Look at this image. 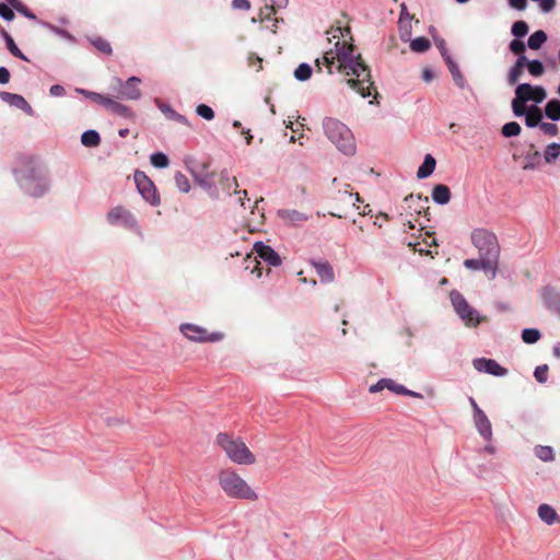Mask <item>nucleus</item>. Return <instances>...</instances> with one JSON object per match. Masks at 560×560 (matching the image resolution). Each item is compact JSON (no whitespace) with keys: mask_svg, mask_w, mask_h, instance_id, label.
Returning a JSON list of instances; mask_svg holds the SVG:
<instances>
[{"mask_svg":"<svg viewBox=\"0 0 560 560\" xmlns=\"http://www.w3.org/2000/svg\"><path fill=\"white\" fill-rule=\"evenodd\" d=\"M327 40L334 43V48L325 51L322 58L316 59L318 69L325 66L328 73H332L334 68L346 77V83L359 93L362 97L372 95L371 89L373 82L371 81V72L368 66L363 62L361 55L357 54L354 47L349 44L343 37L341 27L331 28L327 32Z\"/></svg>","mask_w":560,"mask_h":560,"instance_id":"f257e3e1","label":"nucleus"},{"mask_svg":"<svg viewBox=\"0 0 560 560\" xmlns=\"http://www.w3.org/2000/svg\"><path fill=\"white\" fill-rule=\"evenodd\" d=\"M20 188L28 196L43 197L50 189L48 170L40 163H28L16 173Z\"/></svg>","mask_w":560,"mask_h":560,"instance_id":"f03ea898","label":"nucleus"},{"mask_svg":"<svg viewBox=\"0 0 560 560\" xmlns=\"http://www.w3.org/2000/svg\"><path fill=\"white\" fill-rule=\"evenodd\" d=\"M218 481L222 491L229 498L248 501H257L259 498L247 481L231 468L221 470Z\"/></svg>","mask_w":560,"mask_h":560,"instance_id":"7ed1b4c3","label":"nucleus"},{"mask_svg":"<svg viewBox=\"0 0 560 560\" xmlns=\"http://www.w3.org/2000/svg\"><path fill=\"white\" fill-rule=\"evenodd\" d=\"M547 90L542 85H534L527 82L518 83L511 101L512 113L515 117L527 113L526 104H541L547 98Z\"/></svg>","mask_w":560,"mask_h":560,"instance_id":"20e7f679","label":"nucleus"},{"mask_svg":"<svg viewBox=\"0 0 560 560\" xmlns=\"http://www.w3.org/2000/svg\"><path fill=\"white\" fill-rule=\"evenodd\" d=\"M323 128L326 137L340 152L347 155L355 152L352 132L345 124L338 119L327 117L323 120Z\"/></svg>","mask_w":560,"mask_h":560,"instance_id":"39448f33","label":"nucleus"},{"mask_svg":"<svg viewBox=\"0 0 560 560\" xmlns=\"http://www.w3.org/2000/svg\"><path fill=\"white\" fill-rule=\"evenodd\" d=\"M217 444L224 451L229 459L237 465H253L255 455L246 446L241 438H234L228 433L217 435Z\"/></svg>","mask_w":560,"mask_h":560,"instance_id":"423d86ee","label":"nucleus"},{"mask_svg":"<svg viewBox=\"0 0 560 560\" xmlns=\"http://www.w3.org/2000/svg\"><path fill=\"white\" fill-rule=\"evenodd\" d=\"M450 299L456 314L466 326H477L480 323L481 318L478 312L467 303L466 299L458 291H452Z\"/></svg>","mask_w":560,"mask_h":560,"instance_id":"0eeeda50","label":"nucleus"},{"mask_svg":"<svg viewBox=\"0 0 560 560\" xmlns=\"http://www.w3.org/2000/svg\"><path fill=\"white\" fill-rule=\"evenodd\" d=\"M106 220L110 225H121L141 235V229L136 217L121 206L112 208L106 214Z\"/></svg>","mask_w":560,"mask_h":560,"instance_id":"6e6552de","label":"nucleus"},{"mask_svg":"<svg viewBox=\"0 0 560 560\" xmlns=\"http://www.w3.org/2000/svg\"><path fill=\"white\" fill-rule=\"evenodd\" d=\"M179 330L188 340L194 342H218L224 338L222 332H208L206 328L188 323L182 324Z\"/></svg>","mask_w":560,"mask_h":560,"instance_id":"1a4fd4ad","label":"nucleus"},{"mask_svg":"<svg viewBox=\"0 0 560 560\" xmlns=\"http://www.w3.org/2000/svg\"><path fill=\"white\" fill-rule=\"evenodd\" d=\"M135 182L139 192L145 201L152 206L159 205L160 198L156 195L154 184L143 172H136Z\"/></svg>","mask_w":560,"mask_h":560,"instance_id":"9d476101","label":"nucleus"},{"mask_svg":"<svg viewBox=\"0 0 560 560\" xmlns=\"http://www.w3.org/2000/svg\"><path fill=\"white\" fill-rule=\"evenodd\" d=\"M115 83L120 88L119 97L128 101H138L141 97L139 85L141 79L138 77H130L126 82L121 79L115 78Z\"/></svg>","mask_w":560,"mask_h":560,"instance_id":"9b49d317","label":"nucleus"},{"mask_svg":"<svg viewBox=\"0 0 560 560\" xmlns=\"http://www.w3.org/2000/svg\"><path fill=\"white\" fill-rule=\"evenodd\" d=\"M469 402L472 408V419L477 431L485 440H490V422L486 412L479 408L472 397H469Z\"/></svg>","mask_w":560,"mask_h":560,"instance_id":"f8f14e48","label":"nucleus"},{"mask_svg":"<svg viewBox=\"0 0 560 560\" xmlns=\"http://www.w3.org/2000/svg\"><path fill=\"white\" fill-rule=\"evenodd\" d=\"M254 250L256 252L258 257H260L270 266L278 267L282 264V259L279 256V254L273 248L264 244L262 242H256L254 244Z\"/></svg>","mask_w":560,"mask_h":560,"instance_id":"ddd939ff","label":"nucleus"},{"mask_svg":"<svg viewBox=\"0 0 560 560\" xmlns=\"http://www.w3.org/2000/svg\"><path fill=\"white\" fill-rule=\"evenodd\" d=\"M471 242L478 249V255H490V233L486 229H476L471 232Z\"/></svg>","mask_w":560,"mask_h":560,"instance_id":"4468645a","label":"nucleus"},{"mask_svg":"<svg viewBox=\"0 0 560 560\" xmlns=\"http://www.w3.org/2000/svg\"><path fill=\"white\" fill-rule=\"evenodd\" d=\"M526 63H528V58L526 55H522L516 58L513 66L509 69L508 72V84L509 85H517L521 77L524 74V69L526 68Z\"/></svg>","mask_w":560,"mask_h":560,"instance_id":"2eb2a0df","label":"nucleus"},{"mask_svg":"<svg viewBox=\"0 0 560 560\" xmlns=\"http://www.w3.org/2000/svg\"><path fill=\"white\" fill-rule=\"evenodd\" d=\"M0 98L9 105L22 109L27 115H33V108L22 95L10 92H0Z\"/></svg>","mask_w":560,"mask_h":560,"instance_id":"dca6fc26","label":"nucleus"},{"mask_svg":"<svg viewBox=\"0 0 560 560\" xmlns=\"http://www.w3.org/2000/svg\"><path fill=\"white\" fill-rule=\"evenodd\" d=\"M278 217L289 225H299L308 220V215L295 209H280L277 212Z\"/></svg>","mask_w":560,"mask_h":560,"instance_id":"f3484780","label":"nucleus"},{"mask_svg":"<svg viewBox=\"0 0 560 560\" xmlns=\"http://www.w3.org/2000/svg\"><path fill=\"white\" fill-rule=\"evenodd\" d=\"M541 298L545 306L560 314V292L555 288L547 285L544 288Z\"/></svg>","mask_w":560,"mask_h":560,"instance_id":"a211bd4d","label":"nucleus"},{"mask_svg":"<svg viewBox=\"0 0 560 560\" xmlns=\"http://www.w3.org/2000/svg\"><path fill=\"white\" fill-rule=\"evenodd\" d=\"M313 266L316 270V273L320 278L322 282H332L335 279V273L332 266L328 261H316L313 262Z\"/></svg>","mask_w":560,"mask_h":560,"instance_id":"6ab92c4d","label":"nucleus"},{"mask_svg":"<svg viewBox=\"0 0 560 560\" xmlns=\"http://www.w3.org/2000/svg\"><path fill=\"white\" fill-rule=\"evenodd\" d=\"M538 516L547 525L560 522L557 511L549 504L542 503L538 506Z\"/></svg>","mask_w":560,"mask_h":560,"instance_id":"aec40b11","label":"nucleus"},{"mask_svg":"<svg viewBox=\"0 0 560 560\" xmlns=\"http://www.w3.org/2000/svg\"><path fill=\"white\" fill-rule=\"evenodd\" d=\"M464 266L469 270L487 271L490 267V255H479L478 258H470L464 261Z\"/></svg>","mask_w":560,"mask_h":560,"instance_id":"412c9836","label":"nucleus"},{"mask_svg":"<svg viewBox=\"0 0 560 560\" xmlns=\"http://www.w3.org/2000/svg\"><path fill=\"white\" fill-rule=\"evenodd\" d=\"M432 199L438 205H446L451 199V190L444 184H439L433 187Z\"/></svg>","mask_w":560,"mask_h":560,"instance_id":"4be33fe9","label":"nucleus"},{"mask_svg":"<svg viewBox=\"0 0 560 560\" xmlns=\"http://www.w3.org/2000/svg\"><path fill=\"white\" fill-rule=\"evenodd\" d=\"M544 114L545 116L552 120V121H559L560 120V100L552 97L547 101L544 107Z\"/></svg>","mask_w":560,"mask_h":560,"instance_id":"5701e85b","label":"nucleus"},{"mask_svg":"<svg viewBox=\"0 0 560 560\" xmlns=\"http://www.w3.org/2000/svg\"><path fill=\"white\" fill-rule=\"evenodd\" d=\"M435 165H436L435 159L431 154H427L424 156V161L422 162V164L419 166V168L417 171V177L419 179L429 177L434 172Z\"/></svg>","mask_w":560,"mask_h":560,"instance_id":"b1692460","label":"nucleus"},{"mask_svg":"<svg viewBox=\"0 0 560 560\" xmlns=\"http://www.w3.org/2000/svg\"><path fill=\"white\" fill-rule=\"evenodd\" d=\"M547 33L542 30L535 31L527 38L526 45L529 49L538 50L547 42Z\"/></svg>","mask_w":560,"mask_h":560,"instance_id":"393cba45","label":"nucleus"},{"mask_svg":"<svg viewBox=\"0 0 560 560\" xmlns=\"http://www.w3.org/2000/svg\"><path fill=\"white\" fill-rule=\"evenodd\" d=\"M386 388L395 394H398V395L422 398L421 394L410 390V389L406 388L405 386L397 384L396 382H394L390 378H386Z\"/></svg>","mask_w":560,"mask_h":560,"instance_id":"a878e982","label":"nucleus"},{"mask_svg":"<svg viewBox=\"0 0 560 560\" xmlns=\"http://www.w3.org/2000/svg\"><path fill=\"white\" fill-rule=\"evenodd\" d=\"M529 33V25L524 20L515 21L511 26V34L514 38L523 39Z\"/></svg>","mask_w":560,"mask_h":560,"instance_id":"bb28decb","label":"nucleus"},{"mask_svg":"<svg viewBox=\"0 0 560 560\" xmlns=\"http://www.w3.org/2000/svg\"><path fill=\"white\" fill-rule=\"evenodd\" d=\"M270 3H266L265 8L260 10L259 19L262 21L269 19L271 14L276 12V8L285 5L288 0H269Z\"/></svg>","mask_w":560,"mask_h":560,"instance_id":"cd10ccee","label":"nucleus"},{"mask_svg":"<svg viewBox=\"0 0 560 560\" xmlns=\"http://www.w3.org/2000/svg\"><path fill=\"white\" fill-rule=\"evenodd\" d=\"M522 341L526 345H534L541 338V332L537 328H524L521 332Z\"/></svg>","mask_w":560,"mask_h":560,"instance_id":"c85d7f7f","label":"nucleus"},{"mask_svg":"<svg viewBox=\"0 0 560 560\" xmlns=\"http://www.w3.org/2000/svg\"><path fill=\"white\" fill-rule=\"evenodd\" d=\"M101 142V137L95 130H86L81 136V143L84 147L94 148Z\"/></svg>","mask_w":560,"mask_h":560,"instance_id":"c756f323","label":"nucleus"},{"mask_svg":"<svg viewBox=\"0 0 560 560\" xmlns=\"http://www.w3.org/2000/svg\"><path fill=\"white\" fill-rule=\"evenodd\" d=\"M526 68H527L528 73L534 78L541 77L546 71L544 62L539 59H532V60L528 59V63H526Z\"/></svg>","mask_w":560,"mask_h":560,"instance_id":"7c9ffc66","label":"nucleus"},{"mask_svg":"<svg viewBox=\"0 0 560 560\" xmlns=\"http://www.w3.org/2000/svg\"><path fill=\"white\" fill-rule=\"evenodd\" d=\"M155 104L159 107V109L168 118V119H175L179 122L185 121V117L177 114L170 105L164 104L159 98L155 100Z\"/></svg>","mask_w":560,"mask_h":560,"instance_id":"2f4dec72","label":"nucleus"},{"mask_svg":"<svg viewBox=\"0 0 560 560\" xmlns=\"http://www.w3.org/2000/svg\"><path fill=\"white\" fill-rule=\"evenodd\" d=\"M560 156V143H549L544 151L545 162L548 164L553 163Z\"/></svg>","mask_w":560,"mask_h":560,"instance_id":"473e14b6","label":"nucleus"},{"mask_svg":"<svg viewBox=\"0 0 560 560\" xmlns=\"http://www.w3.org/2000/svg\"><path fill=\"white\" fill-rule=\"evenodd\" d=\"M410 49L413 51V52H418V54H423L425 51H428L431 47V43L428 38L425 37H417L415 39H410Z\"/></svg>","mask_w":560,"mask_h":560,"instance_id":"72a5a7b5","label":"nucleus"},{"mask_svg":"<svg viewBox=\"0 0 560 560\" xmlns=\"http://www.w3.org/2000/svg\"><path fill=\"white\" fill-rule=\"evenodd\" d=\"M412 20H398L399 37L402 42H409L412 35Z\"/></svg>","mask_w":560,"mask_h":560,"instance_id":"f704fd0d","label":"nucleus"},{"mask_svg":"<svg viewBox=\"0 0 560 560\" xmlns=\"http://www.w3.org/2000/svg\"><path fill=\"white\" fill-rule=\"evenodd\" d=\"M445 62L447 65V68L450 70L456 85H458L459 88H463L464 86V78L459 71L458 66L455 63V61L452 58H448V59L446 58Z\"/></svg>","mask_w":560,"mask_h":560,"instance_id":"c9c22d12","label":"nucleus"},{"mask_svg":"<svg viewBox=\"0 0 560 560\" xmlns=\"http://www.w3.org/2000/svg\"><path fill=\"white\" fill-rule=\"evenodd\" d=\"M522 127L517 121H509L503 125L501 133L504 138H513L521 133Z\"/></svg>","mask_w":560,"mask_h":560,"instance_id":"e433bc0d","label":"nucleus"},{"mask_svg":"<svg viewBox=\"0 0 560 560\" xmlns=\"http://www.w3.org/2000/svg\"><path fill=\"white\" fill-rule=\"evenodd\" d=\"M535 455L542 462H552L555 459L553 448L548 445H537Z\"/></svg>","mask_w":560,"mask_h":560,"instance_id":"4c0bfd02","label":"nucleus"},{"mask_svg":"<svg viewBox=\"0 0 560 560\" xmlns=\"http://www.w3.org/2000/svg\"><path fill=\"white\" fill-rule=\"evenodd\" d=\"M541 163V154L538 151L529 152L525 155L524 170H535Z\"/></svg>","mask_w":560,"mask_h":560,"instance_id":"58836bf2","label":"nucleus"},{"mask_svg":"<svg viewBox=\"0 0 560 560\" xmlns=\"http://www.w3.org/2000/svg\"><path fill=\"white\" fill-rule=\"evenodd\" d=\"M429 32H430V34L432 35L433 40H434V44H435V46L438 47V49L440 50V52H441V55H442V57H443L444 61L446 60V58H447V59H448V58H451V56H450V54H448V51H447V49H446V43H445V40H444L443 38L439 37V36L435 34V33H436L435 27L431 26V27L429 28Z\"/></svg>","mask_w":560,"mask_h":560,"instance_id":"ea45409f","label":"nucleus"},{"mask_svg":"<svg viewBox=\"0 0 560 560\" xmlns=\"http://www.w3.org/2000/svg\"><path fill=\"white\" fill-rule=\"evenodd\" d=\"M521 117H524L525 119V126L528 128H540V124L542 122V115L541 113H535L530 114L528 110L525 115H521Z\"/></svg>","mask_w":560,"mask_h":560,"instance_id":"a19ab883","label":"nucleus"},{"mask_svg":"<svg viewBox=\"0 0 560 560\" xmlns=\"http://www.w3.org/2000/svg\"><path fill=\"white\" fill-rule=\"evenodd\" d=\"M312 67L307 63H301L294 71V78L298 81H306L312 75Z\"/></svg>","mask_w":560,"mask_h":560,"instance_id":"79ce46f5","label":"nucleus"},{"mask_svg":"<svg viewBox=\"0 0 560 560\" xmlns=\"http://www.w3.org/2000/svg\"><path fill=\"white\" fill-rule=\"evenodd\" d=\"M526 47L527 45L523 42V39L513 38L509 43V50L517 57L525 55Z\"/></svg>","mask_w":560,"mask_h":560,"instance_id":"37998d69","label":"nucleus"},{"mask_svg":"<svg viewBox=\"0 0 560 560\" xmlns=\"http://www.w3.org/2000/svg\"><path fill=\"white\" fill-rule=\"evenodd\" d=\"M107 109L113 113H116L118 115H121L124 117H129L131 115V112L127 106H125L124 104H121L113 98H112Z\"/></svg>","mask_w":560,"mask_h":560,"instance_id":"c03bdc74","label":"nucleus"},{"mask_svg":"<svg viewBox=\"0 0 560 560\" xmlns=\"http://www.w3.org/2000/svg\"><path fill=\"white\" fill-rule=\"evenodd\" d=\"M150 162L154 167L159 168L167 167L170 163L168 158L162 152L151 154Z\"/></svg>","mask_w":560,"mask_h":560,"instance_id":"a18cd8bd","label":"nucleus"},{"mask_svg":"<svg viewBox=\"0 0 560 560\" xmlns=\"http://www.w3.org/2000/svg\"><path fill=\"white\" fill-rule=\"evenodd\" d=\"M548 371L549 366L547 364L536 366L534 370L535 380L540 384L546 383L548 380Z\"/></svg>","mask_w":560,"mask_h":560,"instance_id":"49530a36","label":"nucleus"},{"mask_svg":"<svg viewBox=\"0 0 560 560\" xmlns=\"http://www.w3.org/2000/svg\"><path fill=\"white\" fill-rule=\"evenodd\" d=\"M175 184L177 188L183 192H188L190 190V185L188 178L180 172L175 174Z\"/></svg>","mask_w":560,"mask_h":560,"instance_id":"de8ad7c7","label":"nucleus"},{"mask_svg":"<svg viewBox=\"0 0 560 560\" xmlns=\"http://www.w3.org/2000/svg\"><path fill=\"white\" fill-rule=\"evenodd\" d=\"M91 43L100 51L107 54V55L112 54L110 44L106 39H104L102 37H96L94 39H91Z\"/></svg>","mask_w":560,"mask_h":560,"instance_id":"09e8293b","label":"nucleus"},{"mask_svg":"<svg viewBox=\"0 0 560 560\" xmlns=\"http://www.w3.org/2000/svg\"><path fill=\"white\" fill-rule=\"evenodd\" d=\"M537 3L541 13L547 14L553 11L557 4V0H532Z\"/></svg>","mask_w":560,"mask_h":560,"instance_id":"8fccbe9b","label":"nucleus"},{"mask_svg":"<svg viewBox=\"0 0 560 560\" xmlns=\"http://www.w3.org/2000/svg\"><path fill=\"white\" fill-rule=\"evenodd\" d=\"M499 250H497V254L494 255V246L492 245V279L495 278L497 273L500 272L504 277H510L511 272L510 270L502 271L499 269V261H498Z\"/></svg>","mask_w":560,"mask_h":560,"instance_id":"3c124183","label":"nucleus"},{"mask_svg":"<svg viewBox=\"0 0 560 560\" xmlns=\"http://www.w3.org/2000/svg\"><path fill=\"white\" fill-rule=\"evenodd\" d=\"M196 113L198 116L202 117L206 120H212L214 118L213 109L206 104L198 105L196 107Z\"/></svg>","mask_w":560,"mask_h":560,"instance_id":"603ef678","label":"nucleus"},{"mask_svg":"<svg viewBox=\"0 0 560 560\" xmlns=\"http://www.w3.org/2000/svg\"><path fill=\"white\" fill-rule=\"evenodd\" d=\"M86 97L88 98H91L92 101L101 104L102 106H104L105 108L108 107L112 98L110 97H107V96H104L100 93H96V92H86Z\"/></svg>","mask_w":560,"mask_h":560,"instance_id":"864d4df0","label":"nucleus"},{"mask_svg":"<svg viewBox=\"0 0 560 560\" xmlns=\"http://www.w3.org/2000/svg\"><path fill=\"white\" fill-rule=\"evenodd\" d=\"M5 39H7V46H8V49L10 50V52L14 56V57H18L20 59H23V60H26V57L24 56V54L19 49V47L15 45L14 40L12 39L11 36H9L8 34L5 35Z\"/></svg>","mask_w":560,"mask_h":560,"instance_id":"5fc2aeb1","label":"nucleus"},{"mask_svg":"<svg viewBox=\"0 0 560 560\" xmlns=\"http://www.w3.org/2000/svg\"><path fill=\"white\" fill-rule=\"evenodd\" d=\"M472 364L477 371L483 372V373H490V359H485V358L475 359Z\"/></svg>","mask_w":560,"mask_h":560,"instance_id":"6e6d98bb","label":"nucleus"},{"mask_svg":"<svg viewBox=\"0 0 560 560\" xmlns=\"http://www.w3.org/2000/svg\"><path fill=\"white\" fill-rule=\"evenodd\" d=\"M545 135H548L550 137H555L558 135V126L553 122H545L542 121L540 124V128H539Z\"/></svg>","mask_w":560,"mask_h":560,"instance_id":"4d7b16f0","label":"nucleus"},{"mask_svg":"<svg viewBox=\"0 0 560 560\" xmlns=\"http://www.w3.org/2000/svg\"><path fill=\"white\" fill-rule=\"evenodd\" d=\"M46 27L51 31L52 33H55L56 35L65 38V39H68V40H71L73 42L74 40V37L69 33L67 32L66 30H62V28H59L55 25H51V24H46Z\"/></svg>","mask_w":560,"mask_h":560,"instance_id":"13d9d810","label":"nucleus"},{"mask_svg":"<svg viewBox=\"0 0 560 560\" xmlns=\"http://www.w3.org/2000/svg\"><path fill=\"white\" fill-rule=\"evenodd\" d=\"M505 375H508V369L492 359V376L503 377Z\"/></svg>","mask_w":560,"mask_h":560,"instance_id":"bf43d9fd","label":"nucleus"},{"mask_svg":"<svg viewBox=\"0 0 560 560\" xmlns=\"http://www.w3.org/2000/svg\"><path fill=\"white\" fill-rule=\"evenodd\" d=\"M508 4L516 11H525L528 5V0H508Z\"/></svg>","mask_w":560,"mask_h":560,"instance_id":"052dcab7","label":"nucleus"},{"mask_svg":"<svg viewBox=\"0 0 560 560\" xmlns=\"http://www.w3.org/2000/svg\"><path fill=\"white\" fill-rule=\"evenodd\" d=\"M0 16L5 21H12L14 13L5 3H0Z\"/></svg>","mask_w":560,"mask_h":560,"instance_id":"680f3d73","label":"nucleus"},{"mask_svg":"<svg viewBox=\"0 0 560 560\" xmlns=\"http://www.w3.org/2000/svg\"><path fill=\"white\" fill-rule=\"evenodd\" d=\"M231 5L234 10L248 11L250 9V2L248 0H233Z\"/></svg>","mask_w":560,"mask_h":560,"instance_id":"e2e57ef3","label":"nucleus"},{"mask_svg":"<svg viewBox=\"0 0 560 560\" xmlns=\"http://www.w3.org/2000/svg\"><path fill=\"white\" fill-rule=\"evenodd\" d=\"M196 182L205 189H210L212 186V179L209 176H199L197 174L194 175Z\"/></svg>","mask_w":560,"mask_h":560,"instance_id":"0e129e2a","label":"nucleus"},{"mask_svg":"<svg viewBox=\"0 0 560 560\" xmlns=\"http://www.w3.org/2000/svg\"><path fill=\"white\" fill-rule=\"evenodd\" d=\"M386 388V378H381L376 384L370 386V393H378Z\"/></svg>","mask_w":560,"mask_h":560,"instance_id":"69168bd1","label":"nucleus"},{"mask_svg":"<svg viewBox=\"0 0 560 560\" xmlns=\"http://www.w3.org/2000/svg\"><path fill=\"white\" fill-rule=\"evenodd\" d=\"M248 61H249V66L250 67H255L256 68V71H259L261 70L262 66H261V58H259L258 56H255V55H250L248 57Z\"/></svg>","mask_w":560,"mask_h":560,"instance_id":"338daca9","label":"nucleus"},{"mask_svg":"<svg viewBox=\"0 0 560 560\" xmlns=\"http://www.w3.org/2000/svg\"><path fill=\"white\" fill-rule=\"evenodd\" d=\"M49 93L51 96L58 97V96L65 95L66 91L62 85L55 84V85L50 86Z\"/></svg>","mask_w":560,"mask_h":560,"instance_id":"774afa93","label":"nucleus"}]
</instances>
